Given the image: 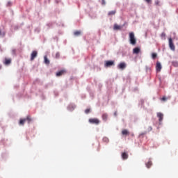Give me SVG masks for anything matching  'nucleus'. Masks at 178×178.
I'll use <instances>...</instances> for the list:
<instances>
[{"instance_id":"1","label":"nucleus","mask_w":178,"mask_h":178,"mask_svg":"<svg viewBox=\"0 0 178 178\" xmlns=\"http://www.w3.org/2000/svg\"><path fill=\"white\" fill-rule=\"evenodd\" d=\"M129 42L131 45H136L137 44V39H136L134 32L129 33Z\"/></svg>"},{"instance_id":"2","label":"nucleus","mask_w":178,"mask_h":178,"mask_svg":"<svg viewBox=\"0 0 178 178\" xmlns=\"http://www.w3.org/2000/svg\"><path fill=\"white\" fill-rule=\"evenodd\" d=\"M104 66L105 67H111V66H115V61L113 60L105 61Z\"/></svg>"},{"instance_id":"3","label":"nucleus","mask_w":178,"mask_h":178,"mask_svg":"<svg viewBox=\"0 0 178 178\" xmlns=\"http://www.w3.org/2000/svg\"><path fill=\"white\" fill-rule=\"evenodd\" d=\"M169 47L170 48V49H172V51H175V44H173V40H172V38H169Z\"/></svg>"},{"instance_id":"4","label":"nucleus","mask_w":178,"mask_h":178,"mask_svg":"<svg viewBox=\"0 0 178 178\" xmlns=\"http://www.w3.org/2000/svg\"><path fill=\"white\" fill-rule=\"evenodd\" d=\"M127 66V65L126 64V63L124 62H122V63H120L118 65V67L119 69H120L121 70H124V69H126V67Z\"/></svg>"},{"instance_id":"5","label":"nucleus","mask_w":178,"mask_h":178,"mask_svg":"<svg viewBox=\"0 0 178 178\" xmlns=\"http://www.w3.org/2000/svg\"><path fill=\"white\" fill-rule=\"evenodd\" d=\"M90 123H92V124H99V120L97 118H91L89 120Z\"/></svg>"},{"instance_id":"6","label":"nucleus","mask_w":178,"mask_h":178,"mask_svg":"<svg viewBox=\"0 0 178 178\" xmlns=\"http://www.w3.org/2000/svg\"><path fill=\"white\" fill-rule=\"evenodd\" d=\"M37 55H38L37 51H33L31 54V60H34L37 58Z\"/></svg>"},{"instance_id":"7","label":"nucleus","mask_w":178,"mask_h":178,"mask_svg":"<svg viewBox=\"0 0 178 178\" xmlns=\"http://www.w3.org/2000/svg\"><path fill=\"white\" fill-rule=\"evenodd\" d=\"M156 70L157 72H161V70H162V65H161L159 61L156 62Z\"/></svg>"},{"instance_id":"8","label":"nucleus","mask_w":178,"mask_h":178,"mask_svg":"<svg viewBox=\"0 0 178 178\" xmlns=\"http://www.w3.org/2000/svg\"><path fill=\"white\" fill-rule=\"evenodd\" d=\"M121 134L122 136H130V132L127 129H122Z\"/></svg>"},{"instance_id":"9","label":"nucleus","mask_w":178,"mask_h":178,"mask_svg":"<svg viewBox=\"0 0 178 178\" xmlns=\"http://www.w3.org/2000/svg\"><path fill=\"white\" fill-rule=\"evenodd\" d=\"M65 73H66V71L65 70H62L56 73V76L57 77H60V76H63Z\"/></svg>"},{"instance_id":"10","label":"nucleus","mask_w":178,"mask_h":178,"mask_svg":"<svg viewBox=\"0 0 178 178\" xmlns=\"http://www.w3.org/2000/svg\"><path fill=\"white\" fill-rule=\"evenodd\" d=\"M10 63H12V59L5 58L4 65H10Z\"/></svg>"},{"instance_id":"11","label":"nucleus","mask_w":178,"mask_h":178,"mask_svg":"<svg viewBox=\"0 0 178 178\" xmlns=\"http://www.w3.org/2000/svg\"><path fill=\"white\" fill-rule=\"evenodd\" d=\"M157 117L159 118V122H162V120H163V114H162V113H158Z\"/></svg>"},{"instance_id":"12","label":"nucleus","mask_w":178,"mask_h":178,"mask_svg":"<svg viewBox=\"0 0 178 178\" xmlns=\"http://www.w3.org/2000/svg\"><path fill=\"white\" fill-rule=\"evenodd\" d=\"M140 51H141V49L139 47H136L133 49V54H140Z\"/></svg>"},{"instance_id":"13","label":"nucleus","mask_w":178,"mask_h":178,"mask_svg":"<svg viewBox=\"0 0 178 178\" xmlns=\"http://www.w3.org/2000/svg\"><path fill=\"white\" fill-rule=\"evenodd\" d=\"M25 119H26V121L28 122L29 124H30L31 123V122H33V118H31V117L30 115H28L26 117V118H25Z\"/></svg>"},{"instance_id":"14","label":"nucleus","mask_w":178,"mask_h":178,"mask_svg":"<svg viewBox=\"0 0 178 178\" xmlns=\"http://www.w3.org/2000/svg\"><path fill=\"white\" fill-rule=\"evenodd\" d=\"M24 123H26V118L20 119L19 122V126H24Z\"/></svg>"},{"instance_id":"15","label":"nucleus","mask_w":178,"mask_h":178,"mask_svg":"<svg viewBox=\"0 0 178 178\" xmlns=\"http://www.w3.org/2000/svg\"><path fill=\"white\" fill-rule=\"evenodd\" d=\"M122 159H127L129 158V154L126 152L122 153Z\"/></svg>"},{"instance_id":"16","label":"nucleus","mask_w":178,"mask_h":178,"mask_svg":"<svg viewBox=\"0 0 178 178\" xmlns=\"http://www.w3.org/2000/svg\"><path fill=\"white\" fill-rule=\"evenodd\" d=\"M102 118V120H104V122H106V120H108V114L104 113Z\"/></svg>"},{"instance_id":"17","label":"nucleus","mask_w":178,"mask_h":178,"mask_svg":"<svg viewBox=\"0 0 178 178\" xmlns=\"http://www.w3.org/2000/svg\"><path fill=\"white\" fill-rule=\"evenodd\" d=\"M116 14V10L108 12V16H113Z\"/></svg>"},{"instance_id":"18","label":"nucleus","mask_w":178,"mask_h":178,"mask_svg":"<svg viewBox=\"0 0 178 178\" xmlns=\"http://www.w3.org/2000/svg\"><path fill=\"white\" fill-rule=\"evenodd\" d=\"M152 166V161H149L147 163H146V167L149 169Z\"/></svg>"},{"instance_id":"19","label":"nucleus","mask_w":178,"mask_h":178,"mask_svg":"<svg viewBox=\"0 0 178 178\" xmlns=\"http://www.w3.org/2000/svg\"><path fill=\"white\" fill-rule=\"evenodd\" d=\"M44 63L45 65H49V60L48 59V57H47V56H44Z\"/></svg>"},{"instance_id":"20","label":"nucleus","mask_w":178,"mask_h":178,"mask_svg":"<svg viewBox=\"0 0 178 178\" xmlns=\"http://www.w3.org/2000/svg\"><path fill=\"white\" fill-rule=\"evenodd\" d=\"M114 30H120V26L118 25V24H115L113 26Z\"/></svg>"},{"instance_id":"21","label":"nucleus","mask_w":178,"mask_h":178,"mask_svg":"<svg viewBox=\"0 0 178 178\" xmlns=\"http://www.w3.org/2000/svg\"><path fill=\"white\" fill-rule=\"evenodd\" d=\"M80 34H81V32L79 31H76L75 32H74V35H75L76 37H79Z\"/></svg>"},{"instance_id":"22","label":"nucleus","mask_w":178,"mask_h":178,"mask_svg":"<svg viewBox=\"0 0 178 178\" xmlns=\"http://www.w3.org/2000/svg\"><path fill=\"white\" fill-rule=\"evenodd\" d=\"M172 66H174L175 67H178V62H177V61H172Z\"/></svg>"},{"instance_id":"23","label":"nucleus","mask_w":178,"mask_h":178,"mask_svg":"<svg viewBox=\"0 0 178 178\" xmlns=\"http://www.w3.org/2000/svg\"><path fill=\"white\" fill-rule=\"evenodd\" d=\"M157 56H158V55L156 54V53H153V54H152V59H156Z\"/></svg>"},{"instance_id":"24","label":"nucleus","mask_w":178,"mask_h":178,"mask_svg":"<svg viewBox=\"0 0 178 178\" xmlns=\"http://www.w3.org/2000/svg\"><path fill=\"white\" fill-rule=\"evenodd\" d=\"M60 57V54H59V52H57V53L56 54V59H59Z\"/></svg>"},{"instance_id":"25","label":"nucleus","mask_w":178,"mask_h":178,"mask_svg":"<svg viewBox=\"0 0 178 178\" xmlns=\"http://www.w3.org/2000/svg\"><path fill=\"white\" fill-rule=\"evenodd\" d=\"M103 141H105L106 143H108L109 142V139L108 138H103Z\"/></svg>"},{"instance_id":"26","label":"nucleus","mask_w":178,"mask_h":178,"mask_svg":"<svg viewBox=\"0 0 178 178\" xmlns=\"http://www.w3.org/2000/svg\"><path fill=\"white\" fill-rule=\"evenodd\" d=\"M90 108H87V109H86L85 110V113H86V114H88V113H90Z\"/></svg>"},{"instance_id":"27","label":"nucleus","mask_w":178,"mask_h":178,"mask_svg":"<svg viewBox=\"0 0 178 178\" xmlns=\"http://www.w3.org/2000/svg\"><path fill=\"white\" fill-rule=\"evenodd\" d=\"M147 131L149 132V131H152V127H149L147 128Z\"/></svg>"},{"instance_id":"28","label":"nucleus","mask_w":178,"mask_h":178,"mask_svg":"<svg viewBox=\"0 0 178 178\" xmlns=\"http://www.w3.org/2000/svg\"><path fill=\"white\" fill-rule=\"evenodd\" d=\"M106 4L105 0H102V5L105 6Z\"/></svg>"},{"instance_id":"29","label":"nucleus","mask_w":178,"mask_h":178,"mask_svg":"<svg viewBox=\"0 0 178 178\" xmlns=\"http://www.w3.org/2000/svg\"><path fill=\"white\" fill-rule=\"evenodd\" d=\"M161 37H163V38L166 37V33H165L164 32H163V33H161Z\"/></svg>"},{"instance_id":"30","label":"nucleus","mask_w":178,"mask_h":178,"mask_svg":"<svg viewBox=\"0 0 178 178\" xmlns=\"http://www.w3.org/2000/svg\"><path fill=\"white\" fill-rule=\"evenodd\" d=\"M12 6V2L8 1L7 3V6Z\"/></svg>"},{"instance_id":"31","label":"nucleus","mask_w":178,"mask_h":178,"mask_svg":"<svg viewBox=\"0 0 178 178\" xmlns=\"http://www.w3.org/2000/svg\"><path fill=\"white\" fill-rule=\"evenodd\" d=\"M155 5L159 6V1L156 0V1H155Z\"/></svg>"},{"instance_id":"32","label":"nucleus","mask_w":178,"mask_h":178,"mask_svg":"<svg viewBox=\"0 0 178 178\" xmlns=\"http://www.w3.org/2000/svg\"><path fill=\"white\" fill-rule=\"evenodd\" d=\"M145 2H147V3H151V1L152 0H145Z\"/></svg>"},{"instance_id":"33","label":"nucleus","mask_w":178,"mask_h":178,"mask_svg":"<svg viewBox=\"0 0 178 178\" xmlns=\"http://www.w3.org/2000/svg\"><path fill=\"white\" fill-rule=\"evenodd\" d=\"M166 99H167V98L165 97H163L162 99H161L162 101H166Z\"/></svg>"},{"instance_id":"34","label":"nucleus","mask_w":178,"mask_h":178,"mask_svg":"<svg viewBox=\"0 0 178 178\" xmlns=\"http://www.w3.org/2000/svg\"><path fill=\"white\" fill-rule=\"evenodd\" d=\"M144 134H147V131L143 134H140V136H144Z\"/></svg>"},{"instance_id":"35","label":"nucleus","mask_w":178,"mask_h":178,"mask_svg":"<svg viewBox=\"0 0 178 178\" xmlns=\"http://www.w3.org/2000/svg\"><path fill=\"white\" fill-rule=\"evenodd\" d=\"M114 115H115V116L117 115V113H116V112L114 113Z\"/></svg>"},{"instance_id":"36","label":"nucleus","mask_w":178,"mask_h":178,"mask_svg":"<svg viewBox=\"0 0 178 178\" xmlns=\"http://www.w3.org/2000/svg\"><path fill=\"white\" fill-rule=\"evenodd\" d=\"M0 35H1V31H0Z\"/></svg>"}]
</instances>
